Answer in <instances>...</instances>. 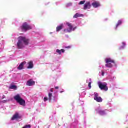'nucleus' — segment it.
Here are the masks:
<instances>
[{
  "mask_svg": "<svg viewBox=\"0 0 128 128\" xmlns=\"http://www.w3.org/2000/svg\"><path fill=\"white\" fill-rule=\"evenodd\" d=\"M30 44V39L26 37L20 36L18 38L17 47L18 50H22L24 48V46H28Z\"/></svg>",
  "mask_w": 128,
  "mask_h": 128,
  "instance_id": "obj_1",
  "label": "nucleus"
},
{
  "mask_svg": "<svg viewBox=\"0 0 128 128\" xmlns=\"http://www.w3.org/2000/svg\"><path fill=\"white\" fill-rule=\"evenodd\" d=\"M14 98L16 102H18V104H20V106H26V100L20 97V94L16 95L15 96H14Z\"/></svg>",
  "mask_w": 128,
  "mask_h": 128,
  "instance_id": "obj_2",
  "label": "nucleus"
},
{
  "mask_svg": "<svg viewBox=\"0 0 128 128\" xmlns=\"http://www.w3.org/2000/svg\"><path fill=\"white\" fill-rule=\"evenodd\" d=\"M66 26H68V29H64V32L66 33H70L72 32H74V30H76V27H74V26H72V24L69 23V22H67L66 23Z\"/></svg>",
  "mask_w": 128,
  "mask_h": 128,
  "instance_id": "obj_3",
  "label": "nucleus"
},
{
  "mask_svg": "<svg viewBox=\"0 0 128 128\" xmlns=\"http://www.w3.org/2000/svg\"><path fill=\"white\" fill-rule=\"evenodd\" d=\"M105 62L106 64V68H112L114 66L113 64H116V62L114 60H112L110 58L106 59Z\"/></svg>",
  "mask_w": 128,
  "mask_h": 128,
  "instance_id": "obj_4",
  "label": "nucleus"
},
{
  "mask_svg": "<svg viewBox=\"0 0 128 128\" xmlns=\"http://www.w3.org/2000/svg\"><path fill=\"white\" fill-rule=\"evenodd\" d=\"M22 30H24V32H28L30 30H32V28L30 26L28 25V23L25 22L22 24V26L21 27Z\"/></svg>",
  "mask_w": 128,
  "mask_h": 128,
  "instance_id": "obj_5",
  "label": "nucleus"
},
{
  "mask_svg": "<svg viewBox=\"0 0 128 128\" xmlns=\"http://www.w3.org/2000/svg\"><path fill=\"white\" fill-rule=\"evenodd\" d=\"M98 86L102 90H105V92H108V88L106 83H102V82H100L98 83Z\"/></svg>",
  "mask_w": 128,
  "mask_h": 128,
  "instance_id": "obj_6",
  "label": "nucleus"
},
{
  "mask_svg": "<svg viewBox=\"0 0 128 128\" xmlns=\"http://www.w3.org/2000/svg\"><path fill=\"white\" fill-rule=\"evenodd\" d=\"M94 100H96L97 102H102V98L100 97L98 94L96 93L94 94Z\"/></svg>",
  "mask_w": 128,
  "mask_h": 128,
  "instance_id": "obj_7",
  "label": "nucleus"
},
{
  "mask_svg": "<svg viewBox=\"0 0 128 128\" xmlns=\"http://www.w3.org/2000/svg\"><path fill=\"white\" fill-rule=\"evenodd\" d=\"M92 8V4H90V2H88L85 4L84 6V10H90Z\"/></svg>",
  "mask_w": 128,
  "mask_h": 128,
  "instance_id": "obj_8",
  "label": "nucleus"
},
{
  "mask_svg": "<svg viewBox=\"0 0 128 128\" xmlns=\"http://www.w3.org/2000/svg\"><path fill=\"white\" fill-rule=\"evenodd\" d=\"M36 85V82L32 80H30L28 81L26 86H32Z\"/></svg>",
  "mask_w": 128,
  "mask_h": 128,
  "instance_id": "obj_9",
  "label": "nucleus"
},
{
  "mask_svg": "<svg viewBox=\"0 0 128 128\" xmlns=\"http://www.w3.org/2000/svg\"><path fill=\"white\" fill-rule=\"evenodd\" d=\"M92 6H93L94 8H98L100 6V3L98 2H94L92 4Z\"/></svg>",
  "mask_w": 128,
  "mask_h": 128,
  "instance_id": "obj_10",
  "label": "nucleus"
},
{
  "mask_svg": "<svg viewBox=\"0 0 128 128\" xmlns=\"http://www.w3.org/2000/svg\"><path fill=\"white\" fill-rule=\"evenodd\" d=\"M20 118V114L18 113H16L14 116H13L12 120H18Z\"/></svg>",
  "mask_w": 128,
  "mask_h": 128,
  "instance_id": "obj_11",
  "label": "nucleus"
},
{
  "mask_svg": "<svg viewBox=\"0 0 128 128\" xmlns=\"http://www.w3.org/2000/svg\"><path fill=\"white\" fill-rule=\"evenodd\" d=\"M26 64V62H22L18 68V70H24V64Z\"/></svg>",
  "mask_w": 128,
  "mask_h": 128,
  "instance_id": "obj_12",
  "label": "nucleus"
},
{
  "mask_svg": "<svg viewBox=\"0 0 128 128\" xmlns=\"http://www.w3.org/2000/svg\"><path fill=\"white\" fill-rule=\"evenodd\" d=\"M74 18H84V14L76 13L74 16Z\"/></svg>",
  "mask_w": 128,
  "mask_h": 128,
  "instance_id": "obj_13",
  "label": "nucleus"
},
{
  "mask_svg": "<svg viewBox=\"0 0 128 128\" xmlns=\"http://www.w3.org/2000/svg\"><path fill=\"white\" fill-rule=\"evenodd\" d=\"M28 70L32 69L34 68V62H30L28 63Z\"/></svg>",
  "mask_w": 128,
  "mask_h": 128,
  "instance_id": "obj_14",
  "label": "nucleus"
},
{
  "mask_svg": "<svg viewBox=\"0 0 128 128\" xmlns=\"http://www.w3.org/2000/svg\"><path fill=\"white\" fill-rule=\"evenodd\" d=\"M62 28H64V25L62 24L60 26H58L56 28V31L57 32H60V30H62Z\"/></svg>",
  "mask_w": 128,
  "mask_h": 128,
  "instance_id": "obj_15",
  "label": "nucleus"
},
{
  "mask_svg": "<svg viewBox=\"0 0 128 128\" xmlns=\"http://www.w3.org/2000/svg\"><path fill=\"white\" fill-rule=\"evenodd\" d=\"M97 112H98V114H100V116H104V114H106V112L104 110H102L100 109H98L97 110Z\"/></svg>",
  "mask_w": 128,
  "mask_h": 128,
  "instance_id": "obj_16",
  "label": "nucleus"
},
{
  "mask_svg": "<svg viewBox=\"0 0 128 128\" xmlns=\"http://www.w3.org/2000/svg\"><path fill=\"white\" fill-rule=\"evenodd\" d=\"M52 94L49 93L48 94V100H50V102H52L53 98Z\"/></svg>",
  "mask_w": 128,
  "mask_h": 128,
  "instance_id": "obj_17",
  "label": "nucleus"
},
{
  "mask_svg": "<svg viewBox=\"0 0 128 128\" xmlns=\"http://www.w3.org/2000/svg\"><path fill=\"white\" fill-rule=\"evenodd\" d=\"M122 24V22L120 20H119L116 25V28H118L119 26H120V24Z\"/></svg>",
  "mask_w": 128,
  "mask_h": 128,
  "instance_id": "obj_18",
  "label": "nucleus"
},
{
  "mask_svg": "<svg viewBox=\"0 0 128 128\" xmlns=\"http://www.w3.org/2000/svg\"><path fill=\"white\" fill-rule=\"evenodd\" d=\"M10 88L11 90H17L18 88L16 86L13 85L10 87Z\"/></svg>",
  "mask_w": 128,
  "mask_h": 128,
  "instance_id": "obj_19",
  "label": "nucleus"
},
{
  "mask_svg": "<svg viewBox=\"0 0 128 128\" xmlns=\"http://www.w3.org/2000/svg\"><path fill=\"white\" fill-rule=\"evenodd\" d=\"M86 4V0L80 2V3L78 4H79V6H81L82 4Z\"/></svg>",
  "mask_w": 128,
  "mask_h": 128,
  "instance_id": "obj_20",
  "label": "nucleus"
},
{
  "mask_svg": "<svg viewBox=\"0 0 128 128\" xmlns=\"http://www.w3.org/2000/svg\"><path fill=\"white\" fill-rule=\"evenodd\" d=\"M56 52H57V54H60V56L62 54V51L58 49L56 50Z\"/></svg>",
  "mask_w": 128,
  "mask_h": 128,
  "instance_id": "obj_21",
  "label": "nucleus"
},
{
  "mask_svg": "<svg viewBox=\"0 0 128 128\" xmlns=\"http://www.w3.org/2000/svg\"><path fill=\"white\" fill-rule=\"evenodd\" d=\"M31 128L30 125H27V126H25L23 127L22 128Z\"/></svg>",
  "mask_w": 128,
  "mask_h": 128,
  "instance_id": "obj_22",
  "label": "nucleus"
},
{
  "mask_svg": "<svg viewBox=\"0 0 128 128\" xmlns=\"http://www.w3.org/2000/svg\"><path fill=\"white\" fill-rule=\"evenodd\" d=\"M88 88L90 90L92 88V82H90L88 84Z\"/></svg>",
  "mask_w": 128,
  "mask_h": 128,
  "instance_id": "obj_23",
  "label": "nucleus"
},
{
  "mask_svg": "<svg viewBox=\"0 0 128 128\" xmlns=\"http://www.w3.org/2000/svg\"><path fill=\"white\" fill-rule=\"evenodd\" d=\"M48 98H46V97H45L44 98V102H48Z\"/></svg>",
  "mask_w": 128,
  "mask_h": 128,
  "instance_id": "obj_24",
  "label": "nucleus"
},
{
  "mask_svg": "<svg viewBox=\"0 0 128 128\" xmlns=\"http://www.w3.org/2000/svg\"><path fill=\"white\" fill-rule=\"evenodd\" d=\"M65 52H66L65 50H64V49L61 50V52H62V54H64Z\"/></svg>",
  "mask_w": 128,
  "mask_h": 128,
  "instance_id": "obj_25",
  "label": "nucleus"
},
{
  "mask_svg": "<svg viewBox=\"0 0 128 128\" xmlns=\"http://www.w3.org/2000/svg\"><path fill=\"white\" fill-rule=\"evenodd\" d=\"M65 48H72V46H68L65 47Z\"/></svg>",
  "mask_w": 128,
  "mask_h": 128,
  "instance_id": "obj_26",
  "label": "nucleus"
},
{
  "mask_svg": "<svg viewBox=\"0 0 128 128\" xmlns=\"http://www.w3.org/2000/svg\"><path fill=\"white\" fill-rule=\"evenodd\" d=\"M102 76H104V72H102Z\"/></svg>",
  "mask_w": 128,
  "mask_h": 128,
  "instance_id": "obj_27",
  "label": "nucleus"
},
{
  "mask_svg": "<svg viewBox=\"0 0 128 128\" xmlns=\"http://www.w3.org/2000/svg\"><path fill=\"white\" fill-rule=\"evenodd\" d=\"M122 44H123V48H124V46H126V44L122 43Z\"/></svg>",
  "mask_w": 128,
  "mask_h": 128,
  "instance_id": "obj_28",
  "label": "nucleus"
},
{
  "mask_svg": "<svg viewBox=\"0 0 128 128\" xmlns=\"http://www.w3.org/2000/svg\"><path fill=\"white\" fill-rule=\"evenodd\" d=\"M59 88L58 86L55 87L56 90H58Z\"/></svg>",
  "mask_w": 128,
  "mask_h": 128,
  "instance_id": "obj_29",
  "label": "nucleus"
},
{
  "mask_svg": "<svg viewBox=\"0 0 128 128\" xmlns=\"http://www.w3.org/2000/svg\"><path fill=\"white\" fill-rule=\"evenodd\" d=\"M50 92H54V90H53L52 89H51V90H50Z\"/></svg>",
  "mask_w": 128,
  "mask_h": 128,
  "instance_id": "obj_30",
  "label": "nucleus"
},
{
  "mask_svg": "<svg viewBox=\"0 0 128 128\" xmlns=\"http://www.w3.org/2000/svg\"><path fill=\"white\" fill-rule=\"evenodd\" d=\"M62 92H64L63 91H61V92H60V94H62Z\"/></svg>",
  "mask_w": 128,
  "mask_h": 128,
  "instance_id": "obj_31",
  "label": "nucleus"
},
{
  "mask_svg": "<svg viewBox=\"0 0 128 128\" xmlns=\"http://www.w3.org/2000/svg\"><path fill=\"white\" fill-rule=\"evenodd\" d=\"M6 102V101H4L3 102Z\"/></svg>",
  "mask_w": 128,
  "mask_h": 128,
  "instance_id": "obj_32",
  "label": "nucleus"
}]
</instances>
